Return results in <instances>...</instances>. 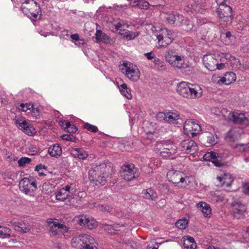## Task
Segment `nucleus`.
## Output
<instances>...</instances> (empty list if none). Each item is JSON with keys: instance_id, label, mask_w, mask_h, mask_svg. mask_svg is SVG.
I'll use <instances>...</instances> for the list:
<instances>
[{"instance_id": "f3484780", "label": "nucleus", "mask_w": 249, "mask_h": 249, "mask_svg": "<svg viewBox=\"0 0 249 249\" xmlns=\"http://www.w3.org/2000/svg\"><path fill=\"white\" fill-rule=\"evenodd\" d=\"M183 129L184 134L189 136L191 131L199 132L201 130V127L199 124L195 123V121L188 120L185 122Z\"/></svg>"}, {"instance_id": "cd10ccee", "label": "nucleus", "mask_w": 249, "mask_h": 249, "mask_svg": "<svg viewBox=\"0 0 249 249\" xmlns=\"http://www.w3.org/2000/svg\"><path fill=\"white\" fill-rule=\"evenodd\" d=\"M220 39L223 44L226 45H230L232 44L233 37L232 36L231 32L226 31L225 33H221Z\"/></svg>"}, {"instance_id": "4468645a", "label": "nucleus", "mask_w": 249, "mask_h": 249, "mask_svg": "<svg viewBox=\"0 0 249 249\" xmlns=\"http://www.w3.org/2000/svg\"><path fill=\"white\" fill-rule=\"evenodd\" d=\"M228 0H219V17H222V15H226L227 18L229 16H232V10L231 6L227 3Z\"/></svg>"}, {"instance_id": "72a5a7b5", "label": "nucleus", "mask_w": 249, "mask_h": 249, "mask_svg": "<svg viewBox=\"0 0 249 249\" xmlns=\"http://www.w3.org/2000/svg\"><path fill=\"white\" fill-rule=\"evenodd\" d=\"M217 139L216 134H212L210 133H207L206 137V146H210V145H214L217 143L216 139Z\"/></svg>"}, {"instance_id": "423d86ee", "label": "nucleus", "mask_w": 249, "mask_h": 249, "mask_svg": "<svg viewBox=\"0 0 249 249\" xmlns=\"http://www.w3.org/2000/svg\"><path fill=\"white\" fill-rule=\"evenodd\" d=\"M156 36L160 47H165L170 45L176 37L175 34L167 28L161 29Z\"/></svg>"}, {"instance_id": "e2e57ef3", "label": "nucleus", "mask_w": 249, "mask_h": 249, "mask_svg": "<svg viewBox=\"0 0 249 249\" xmlns=\"http://www.w3.org/2000/svg\"><path fill=\"white\" fill-rule=\"evenodd\" d=\"M47 168V167L44 165H42L41 164H38L37 165H36L35 167V171H36L37 172H39L40 170H42V169H45L46 170Z\"/></svg>"}, {"instance_id": "58836bf2", "label": "nucleus", "mask_w": 249, "mask_h": 249, "mask_svg": "<svg viewBox=\"0 0 249 249\" xmlns=\"http://www.w3.org/2000/svg\"><path fill=\"white\" fill-rule=\"evenodd\" d=\"M87 215H80L76 216L74 217V220L79 225L84 226H85V223L87 220Z\"/></svg>"}, {"instance_id": "393cba45", "label": "nucleus", "mask_w": 249, "mask_h": 249, "mask_svg": "<svg viewBox=\"0 0 249 249\" xmlns=\"http://www.w3.org/2000/svg\"><path fill=\"white\" fill-rule=\"evenodd\" d=\"M15 230L25 233L28 232L31 229V226L28 223L25 222H14L12 223Z\"/></svg>"}, {"instance_id": "13d9d810", "label": "nucleus", "mask_w": 249, "mask_h": 249, "mask_svg": "<svg viewBox=\"0 0 249 249\" xmlns=\"http://www.w3.org/2000/svg\"><path fill=\"white\" fill-rule=\"evenodd\" d=\"M243 192L246 195L249 196V183H245L243 187Z\"/></svg>"}, {"instance_id": "dca6fc26", "label": "nucleus", "mask_w": 249, "mask_h": 249, "mask_svg": "<svg viewBox=\"0 0 249 249\" xmlns=\"http://www.w3.org/2000/svg\"><path fill=\"white\" fill-rule=\"evenodd\" d=\"M177 151V146L174 144H166L160 152L161 157L165 158H170L175 155Z\"/></svg>"}, {"instance_id": "9d476101", "label": "nucleus", "mask_w": 249, "mask_h": 249, "mask_svg": "<svg viewBox=\"0 0 249 249\" xmlns=\"http://www.w3.org/2000/svg\"><path fill=\"white\" fill-rule=\"evenodd\" d=\"M181 150L188 154H193L198 150L197 143L191 139L182 141L180 143Z\"/></svg>"}, {"instance_id": "a19ab883", "label": "nucleus", "mask_w": 249, "mask_h": 249, "mask_svg": "<svg viewBox=\"0 0 249 249\" xmlns=\"http://www.w3.org/2000/svg\"><path fill=\"white\" fill-rule=\"evenodd\" d=\"M188 220L186 219H179L176 222V226L179 229H185L188 225Z\"/></svg>"}, {"instance_id": "2f4dec72", "label": "nucleus", "mask_w": 249, "mask_h": 249, "mask_svg": "<svg viewBox=\"0 0 249 249\" xmlns=\"http://www.w3.org/2000/svg\"><path fill=\"white\" fill-rule=\"evenodd\" d=\"M70 196V192H66L64 189H60L55 194V197L57 200L64 201Z\"/></svg>"}, {"instance_id": "473e14b6", "label": "nucleus", "mask_w": 249, "mask_h": 249, "mask_svg": "<svg viewBox=\"0 0 249 249\" xmlns=\"http://www.w3.org/2000/svg\"><path fill=\"white\" fill-rule=\"evenodd\" d=\"M121 93L128 99H131L132 95L131 94L130 89L127 88L125 83H123L119 87Z\"/></svg>"}, {"instance_id": "f257e3e1", "label": "nucleus", "mask_w": 249, "mask_h": 249, "mask_svg": "<svg viewBox=\"0 0 249 249\" xmlns=\"http://www.w3.org/2000/svg\"><path fill=\"white\" fill-rule=\"evenodd\" d=\"M111 171V163L103 161L99 164L97 163L89 171V178L96 185H104Z\"/></svg>"}, {"instance_id": "c03bdc74", "label": "nucleus", "mask_w": 249, "mask_h": 249, "mask_svg": "<svg viewBox=\"0 0 249 249\" xmlns=\"http://www.w3.org/2000/svg\"><path fill=\"white\" fill-rule=\"evenodd\" d=\"M83 127L85 129H86L90 132L95 133L98 131V129L96 126L91 124L88 123H85Z\"/></svg>"}, {"instance_id": "9b49d317", "label": "nucleus", "mask_w": 249, "mask_h": 249, "mask_svg": "<svg viewBox=\"0 0 249 249\" xmlns=\"http://www.w3.org/2000/svg\"><path fill=\"white\" fill-rule=\"evenodd\" d=\"M231 207L232 214L234 218L240 219L244 216L247 208L240 201L233 202L231 204Z\"/></svg>"}, {"instance_id": "6e6d98bb", "label": "nucleus", "mask_w": 249, "mask_h": 249, "mask_svg": "<svg viewBox=\"0 0 249 249\" xmlns=\"http://www.w3.org/2000/svg\"><path fill=\"white\" fill-rule=\"evenodd\" d=\"M61 138L63 140L74 141L73 139H74V137L72 135L65 134V135H63L61 136Z\"/></svg>"}, {"instance_id": "864d4df0", "label": "nucleus", "mask_w": 249, "mask_h": 249, "mask_svg": "<svg viewBox=\"0 0 249 249\" xmlns=\"http://www.w3.org/2000/svg\"><path fill=\"white\" fill-rule=\"evenodd\" d=\"M183 246L186 249H196V243L187 244V242H184Z\"/></svg>"}, {"instance_id": "2eb2a0df", "label": "nucleus", "mask_w": 249, "mask_h": 249, "mask_svg": "<svg viewBox=\"0 0 249 249\" xmlns=\"http://www.w3.org/2000/svg\"><path fill=\"white\" fill-rule=\"evenodd\" d=\"M16 123L18 124L19 127H21L22 130L25 133L29 136L34 135L36 133V130L35 128L26 120H18L16 121Z\"/></svg>"}, {"instance_id": "4be33fe9", "label": "nucleus", "mask_w": 249, "mask_h": 249, "mask_svg": "<svg viewBox=\"0 0 249 249\" xmlns=\"http://www.w3.org/2000/svg\"><path fill=\"white\" fill-rule=\"evenodd\" d=\"M230 119L236 124L246 125L249 123L248 118L243 113H232L230 116Z\"/></svg>"}, {"instance_id": "c756f323", "label": "nucleus", "mask_w": 249, "mask_h": 249, "mask_svg": "<svg viewBox=\"0 0 249 249\" xmlns=\"http://www.w3.org/2000/svg\"><path fill=\"white\" fill-rule=\"evenodd\" d=\"M63 127L65 131L69 133H75L78 130V128L74 124H72L70 122L64 121L62 124Z\"/></svg>"}, {"instance_id": "ddd939ff", "label": "nucleus", "mask_w": 249, "mask_h": 249, "mask_svg": "<svg viewBox=\"0 0 249 249\" xmlns=\"http://www.w3.org/2000/svg\"><path fill=\"white\" fill-rule=\"evenodd\" d=\"M203 61L205 67L210 71H214L218 69V61L214 57L213 55H205L203 57Z\"/></svg>"}, {"instance_id": "f03ea898", "label": "nucleus", "mask_w": 249, "mask_h": 249, "mask_svg": "<svg viewBox=\"0 0 249 249\" xmlns=\"http://www.w3.org/2000/svg\"><path fill=\"white\" fill-rule=\"evenodd\" d=\"M165 60L171 65L181 70V71L186 74H189L192 71V67L185 63L183 56L177 54L175 51L169 49L164 54Z\"/></svg>"}, {"instance_id": "8fccbe9b", "label": "nucleus", "mask_w": 249, "mask_h": 249, "mask_svg": "<svg viewBox=\"0 0 249 249\" xmlns=\"http://www.w3.org/2000/svg\"><path fill=\"white\" fill-rule=\"evenodd\" d=\"M88 156V154L85 150L80 148V152H79L77 158L80 160H85Z\"/></svg>"}, {"instance_id": "4d7b16f0", "label": "nucleus", "mask_w": 249, "mask_h": 249, "mask_svg": "<svg viewBox=\"0 0 249 249\" xmlns=\"http://www.w3.org/2000/svg\"><path fill=\"white\" fill-rule=\"evenodd\" d=\"M128 247H130L132 249H137L138 246L137 243L133 241H129L127 244Z\"/></svg>"}, {"instance_id": "6ab92c4d", "label": "nucleus", "mask_w": 249, "mask_h": 249, "mask_svg": "<svg viewBox=\"0 0 249 249\" xmlns=\"http://www.w3.org/2000/svg\"><path fill=\"white\" fill-rule=\"evenodd\" d=\"M96 42H103L107 44H112L115 42L114 39L110 38L106 33L100 30H97L95 34Z\"/></svg>"}, {"instance_id": "052dcab7", "label": "nucleus", "mask_w": 249, "mask_h": 249, "mask_svg": "<svg viewBox=\"0 0 249 249\" xmlns=\"http://www.w3.org/2000/svg\"><path fill=\"white\" fill-rule=\"evenodd\" d=\"M144 55L146 57L148 60H153V58H155V55L153 52L149 53H145Z\"/></svg>"}, {"instance_id": "09e8293b", "label": "nucleus", "mask_w": 249, "mask_h": 249, "mask_svg": "<svg viewBox=\"0 0 249 249\" xmlns=\"http://www.w3.org/2000/svg\"><path fill=\"white\" fill-rule=\"evenodd\" d=\"M19 106L21 107V110L24 112H26L28 110H31L32 108H33V105L28 104L21 103Z\"/></svg>"}, {"instance_id": "f704fd0d", "label": "nucleus", "mask_w": 249, "mask_h": 249, "mask_svg": "<svg viewBox=\"0 0 249 249\" xmlns=\"http://www.w3.org/2000/svg\"><path fill=\"white\" fill-rule=\"evenodd\" d=\"M187 8L188 9H186L187 12H200V5L198 3H196L194 1H190L189 2L187 6Z\"/></svg>"}, {"instance_id": "f8f14e48", "label": "nucleus", "mask_w": 249, "mask_h": 249, "mask_svg": "<svg viewBox=\"0 0 249 249\" xmlns=\"http://www.w3.org/2000/svg\"><path fill=\"white\" fill-rule=\"evenodd\" d=\"M233 179L231 175L224 171L219 170V186L226 189L231 186Z\"/></svg>"}, {"instance_id": "5fc2aeb1", "label": "nucleus", "mask_w": 249, "mask_h": 249, "mask_svg": "<svg viewBox=\"0 0 249 249\" xmlns=\"http://www.w3.org/2000/svg\"><path fill=\"white\" fill-rule=\"evenodd\" d=\"M79 152H80V148H72L70 150L71 154L75 158H77Z\"/></svg>"}, {"instance_id": "37998d69", "label": "nucleus", "mask_w": 249, "mask_h": 249, "mask_svg": "<svg viewBox=\"0 0 249 249\" xmlns=\"http://www.w3.org/2000/svg\"><path fill=\"white\" fill-rule=\"evenodd\" d=\"M11 230L9 228L0 226V236L7 237L10 236Z\"/></svg>"}, {"instance_id": "412c9836", "label": "nucleus", "mask_w": 249, "mask_h": 249, "mask_svg": "<svg viewBox=\"0 0 249 249\" xmlns=\"http://www.w3.org/2000/svg\"><path fill=\"white\" fill-rule=\"evenodd\" d=\"M47 227L53 235H57L58 234V229L60 223L58 220H54L52 218H49L46 221Z\"/></svg>"}, {"instance_id": "69168bd1", "label": "nucleus", "mask_w": 249, "mask_h": 249, "mask_svg": "<svg viewBox=\"0 0 249 249\" xmlns=\"http://www.w3.org/2000/svg\"><path fill=\"white\" fill-rule=\"evenodd\" d=\"M243 236L245 239H248L249 237V228H246L245 231Z\"/></svg>"}, {"instance_id": "bb28decb", "label": "nucleus", "mask_w": 249, "mask_h": 249, "mask_svg": "<svg viewBox=\"0 0 249 249\" xmlns=\"http://www.w3.org/2000/svg\"><path fill=\"white\" fill-rule=\"evenodd\" d=\"M142 194L143 198L150 200H156L157 198V193L151 188L143 190L142 192Z\"/></svg>"}, {"instance_id": "a18cd8bd", "label": "nucleus", "mask_w": 249, "mask_h": 249, "mask_svg": "<svg viewBox=\"0 0 249 249\" xmlns=\"http://www.w3.org/2000/svg\"><path fill=\"white\" fill-rule=\"evenodd\" d=\"M69 231V228L63 224L60 223L58 229V234L57 235L61 236L64 235L65 232H68Z\"/></svg>"}, {"instance_id": "6e6552de", "label": "nucleus", "mask_w": 249, "mask_h": 249, "mask_svg": "<svg viewBox=\"0 0 249 249\" xmlns=\"http://www.w3.org/2000/svg\"><path fill=\"white\" fill-rule=\"evenodd\" d=\"M18 186L19 190L26 195H31L37 189L36 183L32 177L21 179Z\"/></svg>"}, {"instance_id": "79ce46f5", "label": "nucleus", "mask_w": 249, "mask_h": 249, "mask_svg": "<svg viewBox=\"0 0 249 249\" xmlns=\"http://www.w3.org/2000/svg\"><path fill=\"white\" fill-rule=\"evenodd\" d=\"M238 134L232 131H229L227 133L226 139L228 141L234 142L238 139Z\"/></svg>"}, {"instance_id": "49530a36", "label": "nucleus", "mask_w": 249, "mask_h": 249, "mask_svg": "<svg viewBox=\"0 0 249 249\" xmlns=\"http://www.w3.org/2000/svg\"><path fill=\"white\" fill-rule=\"evenodd\" d=\"M31 161V159L27 157H22L18 161V166L23 167L27 163H29Z\"/></svg>"}, {"instance_id": "b1692460", "label": "nucleus", "mask_w": 249, "mask_h": 249, "mask_svg": "<svg viewBox=\"0 0 249 249\" xmlns=\"http://www.w3.org/2000/svg\"><path fill=\"white\" fill-rule=\"evenodd\" d=\"M236 76L234 72L231 71L227 72L225 74L224 76L220 80V81L219 80V85H220V82L225 85H230L234 82L236 80Z\"/></svg>"}, {"instance_id": "5701e85b", "label": "nucleus", "mask_w": 249, "mask_h": 249, "mask_svg": "<svg viewBox=\"0 0 249 249\" xmlns=\"http://www.w3.org/2000/svg\"><path fill=\"white\" fill-rule=\"evenodd\" d=\"M204 160L211 162L214 166L218 167V154L213 151L207 152L203 156Z\"/></svg>"}, {"instance_id": "4c0bfd02", "label": "nucleus", "mask_w": 249, "mask_h": 249, "mask_svg": "<svg viewBox=\"0 0 249 249\" xmlns=\"http://www.w3.org/2000/svg\"><path fill=\"white\" fill-rule=\"evenodd\" d=\"M179 118V115L177 113L168 112L167 113L166 122L170 123H174Z\"/></svg>"}, {"instance_id": "603ef678", "label": "nucleus", "mask_w": 249, "mask_h": 249, "mask_svg": "<svg viewBox=\"0 0 249 249\" xmlns=\"http://www.w3.org/2000/svg\"><path fill=\"white\" fill-rule=\"evenodd\" d=\"M156 118H157V120H158L160 121H162V120H165V121H166L167 113H164L162 112H160L157 114Z\"/></svg>"}, {"instance_id": "a211bd4d", "label": "nucleus", "mask_w": 249, "mask_h": 249, "mask_svg": "<svg viewBox=\"0 0 249 249\" xmlns=\"http://www.w3.org/2000/svg\"><path fill=\"white\" fill-rule=\"evenodd\" d=\"M123 65L126 68L125 72L126 76L133 81H137L140 76V73L138 69L128 67L127 63H124Z\"/></svg>"}, {"instance_id": "39448f33", "label": "nucleus", "mask_w": 249, "mask_h": 249, "mask_svg": "<svg viewBox=\"0 0 249 249\" xmlns=\"http://www.w3.org/2000/svg\"><path fill=\"white\" fill-rule=\"evenodd\" d=\"M21 8L23 13L33 20L42 15L39 4L34 0H26L22 4Z\"/></svg>"}, {"instance_id": "338daca9", "label": "nucleus", "mask_w": 249, "mask_h": 249, "mask_svg": "<svg viewBox=\"0 0 249 249\" xmlns=\"http://www.w3.org/2000/svg\"><path fill=\"white\" fill-rule=\"evenodd\" d=\"M71 38L75 41H78L79 40V36L78 34L71 35Z\"/></svg>"}, {"instance_id": "774afa93", "label": "nucleus", "mask_w": 249, "mask_h": 249, "mask_svg": "<svg viewBox=\"0 0 249 249\" xmlns=\"http://www.w3.org/2000/svg\"><path fill=\"white\" fill-rule=\"evenodd\" d=\"M153 62L154 63L155 65H160L161 63L160 60L158 57H157L156 56H155V58H153Z\"/></svg>"}, {"instance_id": "c9c22d12", "label": "nucleus", "mask_w": 249, "mask_h": 249, "mask_svg": "<svg viewBox=\"0 0 249 249\" xmlns=\"http://www.w3.org/2000/svg\"><path fill=\"white\" fill-rule=\"evenodd\" d=\"M87 219V220L85 223L84 227L91 230L97 226V223L93 218L88 216Z\"/></svg>"}, {"instance_id": "c85d7f7f", "label": "nucleus", "mask_w": 249, "mask_h": 249, "mask_svg": "<svg viewBox=\"0 0 249 249\" xmlns=\"http://www.w3.org/2000/svg\"><path fill=\"white\" fill-rule=\"evenodd\" d=\"M219 57H220V60L221 62L219 63V70H220L228 66L227 62L231 58V56L228 53H221L220 54L219 53Z\"/></svg>"}, {"instance_id": "ea45409f", "label": "nucleus", "mask_w": 249, "mask_h": 249, "mask_svg": "<svg viewBox=\"0 0 249 249\" xmlns=\"http://www.w3.org/2000/svg\"><path fill=\"white\" fill-rule=\"evenodd\" d=\"M222 17H219V23L224 26L230 24L232 20V17L229 16V18H227L226 15H222Z\"/></svg>"}, {"instance_id": "680f3d73", "label": "nucleus", "mask_w": 249, "mask_h": 249, "mask_svg": "<svg viewBox=\"0 0 249 249\" xmlns=\"http://www.w3.org/2000/svg\"><path fill=\"white\" fill-rule=\"evenodd\" d=\"M32 111L33 114V115H34L36 117L37 116H39V110L37 108H35L34 107V106L33 105V108H32Z\"/></svg>"}, {"instance_id": "7c9ffc66", "label": "nucleus", "mask_w": 249, "mask_h": 249, "mask_svg": "<svg viewBox=\"0 0 249 249\" xmlns=\"http://www.w3.org/2000/svg\"><path fill=\"white\" fill-rule=\"evenodd\" d=\"M197 207L201 210L205 216H207L211 213L210 206L205 202H199L196 204Z\"/></svg>"}, {"instance_id": "aec40b11", "label": "nucleus", "mask_w": 249, "mask_h": 249, "mask_svg": "<svg viewBox=\"0 0 249 249\" xmlns=\"http://www.w3.org/2000/svg\"><path fill=\"white\" fill-rule=\"evenodd\" d=\"M166 19L170 24L180 26L183 21V17L182 15L174 12L168 15Z\"/></svg>"}, {"instance_id": "3c124183", "label": "nucleus", "mask_w": 249, "mask_h": 249, "mask_svg": "<svg viewBox=\"0 0 249 249\" xmlns=\"http://www.w3.org/2000/svg\"><path fill=\"white\" fill-rule=\"evenodd\" d=\"M138 34H136L135 33H133L132 32H130L128 31L126 34L125 35V36L126 38L128 40H132L134 39L137 36Z\"/></svg>"}, {"instance_id": "bf43d9fd", "label": "nucleus", "mask_w": 249, "mask_h": 249, "mask_svg": "<svg viewBox=\"0 0 249 249\" xmlns=\"http://www.w3.org/2000/svg\"><path fill=\"white\" fill-rule=\"evenodd\" d=\"M104 225V227L105 228V229L106 230H108V231H110L111 230V229H113V230H115L116 228H117V225H108V224H103Z\"/></svg>"}, {"instance_id": "1a4fd4ad", "label": "nucleus", "mask_w": 249, "mask_h": 249, "mask_svg": "<svg viewBox=\"0 0 249 249\" xmlns=\"http://www.w3.org/2000/svg\"><path fill=\"white\" fill-rule=\"evenodd\" d=\"M135 169L133 164H124L122 166L120 171L121 176L127 181H131L138 177Z\"/></svg>"}, {"instance_id": "0e129e2a", "label": "nucleus", "mask_w": 249, "mask_h": 249, "mask_svg": "<svg viewBox=\"0 0 249 249\" xmlns=\"http://www.w3.org/2000/svg\"><path fill=\"white\" fill-rule=\"evenodd\" d=\"M184 242H187V244H191L195 243V241L194 238L191 236H187L186 239L184 241Z\"/></svg>"}, {"instance_id": "0eeeda50", "label": "nucleus", "mask_w": 249, "mask_h": 249, "mask_svg": "<svg viewBox=\"0 0 249 249\" xmlns=\"http://www.w3.org/2000/svg\"><path fill=\"white\" fill-rule=\"evenodd\" d=\"M166 177L169 181L176 186L185 187L188 185L186 180L188 177L179 171L170 170L167 172Z\"/></svg>"}, {"instance_id": "e433bc0d", "label": "nucleus", "mask_w": 249, "mask_h": 249, "mask_svg": "<svg viewBox=\"0 0 249 249\" xmlns=\"http://www.w3.org/2000/svg\"><path fill=\"white\" fill-rule=\"evenodd\" d=\"M133 3L134 6L142 9H147L150 5L149 3L145 0H135Z\"/></svg>"}, {"instance_id": "7ed1b4c3", "label": "nucleus", "mask_w": 249, "mask_h": 249, "mask_svg": "<svg viewBox=\"0 0 249 249\" xmlns=\"http://www.w3.org/2000/svg\"><path fill=\"white\" fill-rule=\"evenodd\" d=\"M71 244L77 249H98L95 240L88 234H80L72 238Z\"/></svg>"}, {"instance_id": "a878e982", "label": "nucleus", "mask_w": 249, "mask_h": 249, "mask_svg": "<svg viewBox=\"0 0 249 249\" xmlns=\"http://www.w3.org/2000/svg\"><path fill=\"white\" fill-rule=\"evenodd\" d=\"M48 152L51 156L58 158L62 154V148L59 144H54L48 148Z\"/></svg>"}, {"instance_id": "20e7f679", "label": "nucleus", "mask_w": 249, "mask_h": 249, "mask_svg": "<svg viewBox=\"0 0 249 249\" xmlns=\"http://www.w3.org/2000/svg\"><path fill=\"white\" fill-rule=\"evenodd\" d=\"M176 90L180 96L187 99L198 98L202 95L201 92H198L194 85L185 82L178 84Z\"/></svg>"}, {"instance_id": "de8ad7c7", "label": "nucleus", "mask_w": 249, "mask_h": 249, "mask_svg": "<svg viewBox=\"0 0 249 249\" xmlns=\"http://www.w3.org/2000/svg\"><path fill=\"white\" fill-rule=\"evenodd\" d=\"M99 210L102 212H111L113 210V208L107 204L99 205Z\"/></svg>"}]
</instances>
